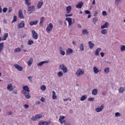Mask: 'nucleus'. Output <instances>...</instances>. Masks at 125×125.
Wrapping results in <instances>:
<instances>
[{
    "label": "nucleus",
    "mask_w": 125,
    "mask_h": 125,
    "mask_svg": "<svg viewBox=\"0 0 125 125\" xmlns=\"http://www.w3.org/2000/svg\"><path fill=\"white\" fill-rule=\"evenodd\" d=\"M8 38V33H5L3 36V41H6V39Z\"/></svg>",
    "instance_id": "obj_31"
},
{
    "label": "nucleus",
    "mask_w": 125,
    "mask_h": 125,
    "mask_svg": "<svg viewBox=\"0 0 125 125\" xmlns=\"http://www.w3.org/2000/svg\"><path fill=\"white\" fill-rule=\"evenodd\" d=\"M104 104H102L100 107H98L95 109L96 112H97V113H100V112H102V110L104 109Z\"/></svg>",
    "instance_id": "obj_7"
},
{
    "label": "nucleus",
    "mask_w": 125,
    "mask_h": 125,
    "mask_svg": "<svg viewBox=\"0 0 125 125\" xmlns=\"http://www.w3.org/2000/svg\"><path fill=\"white\" fill-rule=\"evenodd\" d=\"M107 33V31L106 29H103L101 30V33L103 34V35H106Z\"/></svg>",
    "instance_id": "obj_38"
},
{
    "label": "nucleus",
    "mask_w": 125,
    "mask_h": 125,
    "mask_svg": "<svg viewBox=\"0 0 125 125\" xmlns=\"http://www.w3.org/2000/svg\"><path fill=\"white\" fill-rule=\"evenodd\" d=\"M84 46H83V43H82L80 45V50L81 51H83L84 50Z\"/></svg>",
    "instance_id": "obj_35"
},
{
    "label": "nucleus",
    "mask_w": 125,
    "mask_h": 125,
    "mask_svg": "<svg viewBox=\"0 0 125 125\" xmlns=\"http://www.w3.org/2000/svg\"><path fill=\"white\" fill-rule=\"evenodd\" d=\"M63 123L64 124V125H71V123L69 122H65V121H63Z\"/></svg>",
    "instance_id": "obj_49"
},
{
    "label": "nucleus",
    "mask_w": 125,
    "mask_h": 125,
    "mask_svg": "<svg viewBox=\"0 0 125 125\" xmlns=\"http://www.w3.org/2000/svg\"><path fill=\"white\" fill-rule=\"evenodd\" d=\"M43 21H44V17H42L40 19V24H42L43 23Z\"/></svg>",
    "instance_id": "obj_45"
},
{
    "label": "nucleus",
    "mask_w": 125,
    "mask_h": 125,
    "mask_svg": "<svg viewBox=\"0 0 125 125\" xmlns=\"http://www.w3.org/2000/svg\"><path fill=\"white\" fill-rule=\"evenodd\" d=\"M60 51L61 52V54L62 56L65 55V51H63V49L62 48V47H59Z\"/></svg>",
    "instance_id": "obj_28"
},
{
    "label": "nucleus",
    "mask_w": 125,
    "mask_h": 125,
    "mask_svg": "<svg viewBox=\"0 0 125 125\" xmlns=\"http://www.w3.org/2000/svg\"><path fill=\"white\" fill-rule=\"evenodd\" d=\"M45 63H48V62H47V61H42L39 63H38V66H42L43 64H45Z\"/></svg>",
    "instance_id": "obj_24"
},
{
    "label": "nucleus",
    "mask_w": 125,
    "mask_h": 125,
    "mask_svg": "<svg viewBox=\"0 0 125 125\" xmlns=\"http://www.w3.org/2000/svg\"><path fill=\"white\" fill-rule=\"evenodd\" d=\"M88 44L89 45V47H90V49H92V48H93V47H94V43H92V42L91 41H89L88 42Z\"/></svg>",
    "instance_id": "obj_20"
},
{
    "label": "nucleus",
    "mask_w": 125,
    "mask_h": 125,
    "mask_svg": "<svg viewBox=\"0 0 125 125\" xmlns=\"http://www.w3.org/2000/svg\"><path fill=\"white\" fill-rule=\"evenodd\" d=\"M100 51H101V48H97L95 51V55H96V56H98L99 53H100Z\"/></svg>",
    "instance_id": "obj_15"
},
{
    "label": "nucleus",
    "mask_w": 125,
    "mask_h": 125,
    "mask_svg": "<svg viewBox=\"0 0 125 125\" xmlns=\"http://www.w3.org/2000/svg\"><path fill=\"white\" fill-rule=\"evenodd\" d=\"M64 119H65V116H60V120H62L63 121V120H64Z\"/></svg>",
    "instance_id": "obj_55"
},
{
    "label": "nucleus",
    "mask_w": 125,
    "mask_h": 125,
    "mask_svg": "<svg viewBox=\"0 0 125 125\" xmlns=\"http://www.w3.org/2000/svg\"><path fill=\"white\" fill-rule=\"evenodd\" d=\"M35 117H36V120H39L42 117V115L41 114H36L35 115Z\"/></svg>",
    "instance_id": "obj_36"
},
{
    "label": "nucleus",
    "mask_w": 125,
    "mask_h": 125,
    "mask_svg": "<svg viewBox=\"0 0 125 125\" xmlns=\"http://www.w3.org/2000/svg\"><path fill=\"white\" fill-rule=\"evenodd\" d=\"M37 120V118L36 116H33L31 118V120L32 121H36Z\"/></svg>",
    "instance_id": "obj_56"
},
{
    "label": "nucleus",
    "mask_w": 125,
    "mask_h": 125,
    "mask_svg": "<svg viewBox=\"0 0 125 125\" xmlns=\"http://www.w3.org/2000/svg\"><path fill=\"white\" fill-rule=\"evenodd\" d=\"M66 53H67V54H71L73 53V50H72L71 48L68 49L66 52Z\"/></svg>",
    "instance_id": "obj_40"
},
{
    "label": "nucleus",
    "mask_w": 125,
    "mask_h": 125,
    "mask_svg": "<svg viewBox=\"0 0 125 125\" xmlns=\"http://www.w3.org/2000/svg\"><path fill=\"white\" fill-rule=\"evenodd\" d=\"M25 4L27 6H30L31 5V0H24Z\"/></svg>",
    "instance_id": "obj_25"
},
{
    "label": "nucleus",
    "mask_w": 125,
    "mask_h": 125,
    "mask_svg": "<svg viewBox=\"0 0 125 125\" xmlns=\"http://www.w3.org/2000/svg\"><path fill=\"white\" fill-rule=\"evenodd\" d=\"M60 68L62 71L64 73H66L68 72V68H67V67L65 64H61L60 65Z\"/></svg>",
    "instance_id": "obj_1"
},
{
    "label": "nucleus",
    "mask_w": 125,
    "mask_h": 125,
    "mask_svg": "<svg viewBox=\"0 0 125 125\" xmlns=\"http://www.w3.org/2000/svg\"><path fill=\"white\" fill-rule=\"evenodd\" d=\"M72 16H73V14H65V17H71Z\"/></svg>",
    "instance_id": "obj_50"
},
{
    "label": "nucleus",
    "mask_w": 125,
    "mask_h": 125,
    "mask_svg": "<svg viewBox=\"0 0 125 125\" xmlns=\"http://www.w3.org/2000/svg\"><path fill=\"white\" fill-rule=\"evenodd\" d=\"M109 26V23L105 22L104 24L101 25V29H105V28H108Z\"/></svg>",
    "instance_id": "obj_13"
},
{
    "label": "nucleus",
    "mask_w": 125,
    "mask_h": 125,
    "mask_svg": "<svg viewBox=\"0 0 125 125\" xmlns=\"http://www.w3.org/2000/svg\"><path fill=\"white\" fill-rule=\"evenodd\" d=\"M98 21V19L97 17L94 18L93 19V23H94V24H96V22H97Z\"/></svg>",
    "instance_id": "obj_41"
},
{
    "label": "nucleus",
    "mask_w": 125,
    "mask_h": 125,
    "mask_svg": "<svg viewBox=\"0 0 125 125\" xmlns=\"http://www.w3.org/2000/svg\"><path fill=\"white\" fill-rule=\"evenodd\" d=\"M122 0H116L115 3V4H117L118 5V4H119V3H120V1H121Z\"/></svg>",
    "instance_id": "obj_51"
},
{
    "label": "nucleus",
    "mask_w": 125,
    "mask_h": 125,
    "mask_svg": "<svg viewBox=\"0 0 125 125\" xmlns=\"http://www.w3.org/2000/svg\"><path fill=\"white\" fill-rule=\"evenodd\" d=\"M120 51L121 52H124L125 51V45H121L120 47Z\"/></svg>",
    "instance_id": "obj_26"
},
{
    "label": "nucleus",
    "mask_w": 125,
    "mask_h": 125,
    "mask_svg": "<svg viewBox=\"0 0 125 125\" xmlns=\"http://www.w3.org/2000/svg\"><path fill=\"white\" fill-rule=\"evenodd\" d=\"M57 98V97L56 96V93H55V91H52V99H56Z\"/></svg>",
    "instance_id": "obj_30"
},
{
    "label": "nucleus",
    "mask_w": 125,
    "mask_h": 125,
    "mask_svg": "<svg viewBox=\"0 0 125 125\" xmlns=\"http://www.w3.org/2000/svg\"><path fill=\"white\" fill-rule=\"evenodd\" d=\"M19 17L20 19H24V15H23V12L21 10L19 11Z\"/></svg>",
    "instance_id": "obj_9"
},
{
    "label": "nucleus",
    "mask_w": 125,
    "mask_h": 125,
    "mask_svg": "<svg viewBox=\"0 0 125 125\" xmlns=\"http://www.w3.org/2000/svg\"><path fill=\"white\" fill-rule=\"evenodd\" d=\"M25 27V22L23 21L21 23L18 24V29H22Z\"/></svg>",
    "instance_id": "obj_6"
},
{
    "label": "nucleus",
    "mask_w": 125,
    "mask_h": 125,
    "mask_svg": "<svg viewBox=\"0 0 125 125\" xmlns=\"http://www.w3.org/2000/svg\"><path fill=\"white\" fill-rule=\"evenodd\" d=\"M76 75H77V77H81V75L83 74H84V71L81 69H79L76 72Z\"/></svg>",
    "instance_id": "obj_5"
},
{
    "label": "nucleus",
    "mask_w": 125,
    "mask_h": 125,
    "mask_svg": "<svg viewBox=\"0 0 125 125\" xmlns=\"http://www.w3.org/2000/svg\"><path fill=\"white\" fill-rule=\"evenodd\" d=\"M94 100V98H89L88 101H93Z\"/></svg>",
    "instance_id": "obj_58"
},
{
    "label": "nucleus",
    "mask_w": 125,
    "mask_h": 125,
    "mask_svg": "<svg viewBox=\"0 0 125 125\" xmlns=\"http://www.w3.org/2000/svg\"><path fill=\"white\" fill-rule=\"evenodd\" d=\"M52 29H53V24L50 23L46 27V32H47V33H49V32L52 30Z\"/></svg>",
    "instance_id": "obj_3"
},
{
    "label": "nucleus",
    "mask_w": 125,
    "mask_h": 125,
    "mask_svg": "<svg viewBox=\"0 0 125 125\" xmlns=\"http://www.w3.org/2000/svg\"><path fill=\"white\" fill-rule=\"evenodd\" d=\"M99 12V11H98V10H96L94 13L93 16H97V14H98Z\"/></svg>",
    "instance_id": "obj_46"
},
{
    "label": "nucleus",
    "mask_w": 125,
    "mask_h": 125,
    "mask_svg": "<svg viewBox=\"0 0 125 125\" xmlns=\"http://www.w3.org/2000/svg\"><path fill=\"white\" fill-rule=\"evenodd\" d=\"M23 106L25 109L29 108V105L28 104H24Z\"/></svg>",
    "instance_id": "obj_62"
},
{
    "label": "nucleus",
    "mask_w": 125,
    "mask_h": 125,
    "mask_svg": "<svg viewBox=\"0 0 125 125\" xmlns=\"http://www.w3.org/2000/svg\"><path fill=\"white\" fill-rule=\"evenodd\" d=\"M11 11H12V7H9V10H8L9 13H10V12H11Z\"/></svg>",
    "instance_id": "obj_61"
},
{
    "label": "nucleus",
    "mask_w": 125,
    "mask_h": 125,
    "mask_svg": "<svg viewBox=\"0 0 125 125\" xmlns=\"http://www.w3.org/2000/svg\"><path fill=\"white\" fill-rule=\"evenodd\" d=\"M115 117H121V113L119 112H116L115 113Z\"/></svg>",
    "instance_id": "obj_47"
},
{
    "label": "nucleus",
    "mask_w": 125,
    "mask_h": 125,
    "mask_svg": "<svg viewBox=\"0 0 125 125\" xmlns=\"http://www.w3.org/2000/svg\"><path fill=\"white\" fill-rule=\"evenodd\" d=\"M23 90L24 91H26V92H30V89H29V87L27 85H25L23 87Z\"/></svg>",
    "instance_id": "obj_19"
},
{
    "label": "nucleus",
    "mask_w": 125,
    "mask_h": 125,
    "mask_svg": "<svg viewBox=\"0 0 125 125\" xmlns=\"http://www.w3.org/2000/svg\"><path fill=\"white\" fill-rule=\"evenodd\" d=\"M33 58H31L30 60L27 62V65L28 66H30L31 65H32L33 63Z\"/></svg>",
    "instance_id": "obj_29"
},
{
    "label": "nucleus",
    "mask_w": 125,
    "mask_h": 125,
    "mask_svg": "<svg viewBox=\"0 0 125 125\" xmlns=\"http://www.w3.org/2000/svg\"><path fill=\"white\" fill-rule=\"evenodd\" d=\"M93 71H94V73L95 74H98V73H99V72H100V71H101V70H99L98 69V68H97V67L95 66L93 68Z\"/></svg>",
    "instance_id": "obj_18"
},
{
    "label": "nucleus",
    "mask_w": 125,
    "mask_h": 125,
    "mask_svg": "<svg viewBox=\"0 0 125 125\" xmlns=\"http://www.w3.org/2000/svg\"><path fill=\"white\" fill-rule=\"evenodd\" d=\"M72 10V7L71 6H68L66 7V13L69 14L71 12Z\"/></svg>",
    "instance_id": "obj_16"
},
{
    "label": "nucleus",
    "mask_w": 125,
    "mask_h": 125,
    "mask_svg": "<svg viewBox=\"0 0 125 125\" xmlns=\"http://www.w3.org/2000/svg\"><path fill=\"white\" fill-rule=\"evenodd\" d=\"M2 11L4 13H5L7 11V8H3Z\"/></svg>",
    "instance_id": "obj_52"
},
{
    "label": "nucleus",
    "mask_w": 125,
    "mask_h": 125,
    "mask_svg": "<svg viewBox=\"0 0 125 125\" xmlns=\"http://www.w3.org/2000/svg\"><path fill=\"white\" fill-rule=\"evenodd\" d=\"M44 123V121H41L39 122V125H43Z\"/></svg>",
    "instance_id": "obj_53"
},
{
    "label": "nucleus",
    "mask_w": 125,
    "mask_h": 125,
    "mask_svg": "<svg viewBox=\"0 0 125 125\" xmlns=\"http://www.w3.org/2000/svg\"><path fill=\"white\" fill-rule=\"evenodd\" d=\"M84 12L85 14H90V11L89 10H85Z\"/></svg>",
    "instance_id": "obj_57"
},
{
    "label": "nucleus",
    "mask_w": 125,
    "mask_h": 125,
    "mask_svg": "<svg viewBox=\"0 0 125 125\" xmlns=\"http://www.w3.org/2000/svg\"><path fill=\"white\" fill-rule=\"evenodd\" d=\"M104 71L105 74H108L110 72V68L109 67H106L104 68Z\"/></svg>",
    "instance_id": "obj_34"
},
{
    "label": "nucleus",
    "mask_w": 125,
    "mask_h": 125,
    "mask_svg": "<svg viewBox=\"0 0 125 125\" xmlns=\"http://www.w3.org/2000/svg\"><path fill=\"white\" fill-rule=\"evenodd\" d=\"M125 87H121L119 88V92L120 93H123V92H124V91H125Z\"/></svg>",
    "instance_id": "obj_33"
},
{
    "label": "nucleus",
    "mask_w": 125,
    "mask_h": 125,
    "mask_svg": "<svg viewBox=\"0 0 125 125\" xmlns=\"http://www.w3.org/2000/svg\"><path fill=\"white\" fill-rule=\"evenodd\" d=\"M44 125H49V123L48 122H47L46 121H44V124H43Z\"/></svg>",
    "instance_id": "obj_64"
},
{
    "label": "nucleus",
    "mask_w": 125,
    "mask_h": 125,
    "mask_svg": "<svg viewBox=\"0 0 125 125\" xmlns=\"http://www.w3.org/2000/svg\"><path fill=\"white\" fill-rule=\"evenodd\" d=\"M7 90H8V91H10V92L12 91V90H13V89H14L12 83H10L7 84Z\"/></svg>",
    "instance_id": "obj_8"
},
{
    "label": "nucleus",
    "mask_w": 125,
    "mask_h": 125,
    "mask_svg": "<svg viewBox=\"0 0 125 125\" xmlns=\"http://www.w3.org/2000/svg\"><path fill=\"white\" fill-rule=\"evenodd\" d=\"M31 32L32 34V38L34 40H38L39 39V35H38V33H36L35 30H32Z\"/></svg>",
    "instance_id": "obj_4"
},
{
    "label": "nucleus",
    "mask_w": 125,
    "mask_h": 125,
    "mask_svg": "<svg viewBox=\"0 0 125 125\" xmlns=\"http://www.w3.org/2000/svg\"><path fill=\"white\" fill-rule=\"evenodd\" d=\"M29 92H27L25 90H22L21 92V93L22 94H24L25 97L26 99H30L31 98V95H30V93H29Z\"/></svg>",
    "instance_id": "obj_2"
},
{
    "label": "nucleus",
    "mask_w": 125,
    "mask_h": 125,
    "mask_svg": "<svg viewBox=\"0 0 125 125\" xmlns=\"http://www.w3.org/2000/svg\"><path fill=\"white\" fill-rule=\"evenodd\" d=\"M41 89L42 91H44V90H45L46 89V86H45V85H42L41 87Z\"/></svg>",
    "instance_id": "obj_37"
},
{
    "label": "nucleus",
    "mask_w": 125,
    "mask_h": 125,
    "mask_svg": "<svg viewBox=\"0 0 125 125\" xmlns=\"http://www.w3.org/2000/svg\"><path fill=\"white\" fill-rule=\"evenodd\" d=\"M16 21H17V16L15 15L13 17V21H12V23H13L14 22H16Z\"/></svg>",
    "instance_id": "obj_42"
},
{
    "label": "nucleus",
    "mask_w": 125,
    "mask_h": 125,
    "mask_svg": "<svg viewBox=\"0 0 125 125\" xmlns=\"http://www.w3.org/2000/svg\"><path fill=\"white\" fill-rule=\"evenodd\" d=\"M34 43V41H33L32 40H29L27 42V44L28 45H31Z\"/></svg>",
    "instance_id": "obj_39"
},
{
    "label": "nucleus",
    "mask_w": 125,
    "mask_h": 125,
    "mask_svg": "<svg viewBox=\"0 0 125 125\" xmlns=\"http://www.w3.org/2000/svg\"><path fill=\"white\" fill-rule=\"evenodd\" d=\"M86 98H87V96H86V95H83L81 97L80 100H81V101H84V100H85V99H86Z\"/></svg>",
    "instance_id": "obj_27"
},
{
    "label": "nucleus",
    "mask_w": 125,
    "mask_h": 125,
    "mask_svg": "<svg viewBox=\"0 0 125 125\" xmlns=\"http://www.w3.org/2000/svg\"><path fill=\"white\" fill-rule=\"evenodd\" d=\"M15 68L17 69L18 71H21L22 70H23V67L22 66L18 65V64H15L14 65Z\"/></svg>",
    "instance_id": "obj_10"
},
{
    "label": "nucleus",
    "mask_w": 125,
    "mask_h": 125,
    "mask_svg": "<svg viewBox=\"0 0 125 125\" xmlns=\"http://www.w3.org/2000/svg\"><path fill=\"white\" fill-rule=\"evenodd\" d=\"M102 14L103 16H107V12H106V11H103L102 12Z\"/></svg>",
    "instance_id": "obj_48"
},
{
    "label": "nucleus",
    "mask_w": 125,
    "mask_h": 125,
    "mask_svg": "<svg viewBox=\"0 0 125 125\" xmlns=\"http://www.w3.org/2000/svg\"><path fill=\"white\" fill-rule=\"evenodd\" d=\"M100 55H101V57H104V55H105V54L103 52H101L100 53Z\"/></svg>",
    "instance_id": "obj_60"
},
{
    "label": "nucleus",
    "mask_w": 125,
    "mask_h": 125,
    "mask_svg": "<svg viewBox=\"0 0 125 125\" xmlns=\"http://www.w3.org/2000/svg\"><path fill=\"white\" fill-rule=\"evenodd\" d=\"M83 2H81L76 5V8H82V7H83Z\"/></svg>",
    "instance_id": "obj_21"
},
{
    "label": "nucleus",
    "mask_w": 125,
    "mask_h": 125,
    "mask_svg": "<svg viewBox=\"0 0 125 125\" xmlns=\"http://www.w3.org/2000/svg\"><path fill=\"white\" fill-rule=\"evenodd\" d=\"M58 76L59 77H62V76H63V72L62 71H59L58 73H57Z\"/></svg>",
    "instance_id": "obj_43"
},
{
    "label": "nucleus",
    "mask_w": 125,
    "mask_h": 125,
    "mask_svg": "<svg viewBox=\"0 0 125 125\" xmlns=\"http://www.w3.org/2000/svg\"><path fill=\"white\" fill-rule=\"evenodd\" d=\"M12 93H13V94H17V90L13 91Z\"/></svg>",
    "instance_id": "obj_63"
},
{
    "label": "nucleus",
    "mask_w": 125,
    "mask_h": 125,
    "mask_svg": "<svg viewBox=\"0 0 125 125\" xmlns=\"http://www.w3.org/2000/svg\"><path fill=\"white\" fill-rule=\"evenodd\" d=\"M42 4H43V2L42 1H39L38 3L37 4L38 9H41V8H42Z\"/></svg>",
    "instance_id": "obj_12"
},
{
    "label": "nucleus",
    "mask_w": 125,
    "mask_h": 125,
    "mask_svg": "<svg viewBox=\"0 0 125 125\" xmlns=\"http://www.w3.org/2000/svg\"><path fill=\"white\" fill-rule=\"evenodd\" d=\"M82 34H83V35H88V31H87V29L83 30Z\"/></svg>",
    "instance_id": "obj_32"
},
{
    "label": "nucleus",
    "mask_w": 125,
    "mask_h": 125,
    "mask_svg": "<svg viewBox=\"0 0 125 125\" xmlns=\"http://www.w3.org/2000/svg\"><path fill=\"white\" fill-rule=\"evenodd\" d=\"M33 11H35V6H32L28 7V12H29V13H32Z\"/></svg>",
    "instance_id": "obj_11"
},
{
    "label": "nucleus",
    "mask_w": 125,
    "mask_h": 125,
    "mask_svg": "<svg viewBox=\"0 0 125 125\" xmlns=\"http://www.w3.org/2000/svg\"><path fill=\"white\" fill-rule=\"evenodd\" d=\"M4 47V43L3 42L0 43V53L3 51V48Z\"/></svg>",
    "instance_id": "obj_17"
},
{
    "label": "nucleus",
    "mask_w": 125,
    "mask_h": 125,
    "mask_svg": "<svg viewBox=\"0 0 125 125\" xmlns=\"http://www.w3.org/2000/svg\"><path fill=\"white\" fill-rule=\"evenodd\" d=\"M39 21H30L29 22V25L30 26H33V25H37Z\"/></svg>",
    "instance_id": "obj_22"
},
{
    "label": "nucleus",
    "mask_w": 125,
    "mask_h": 125,
    "mask_svg": "<svg viewBox=\"0 0 125 125\" xmlns=\"http://www.w3.org/2000/svg\"><path fill=\"white\" fill-rule=\"evenodd\" d=\"M45 100V99H44V98L43 97H42L41 99V101H42V102H44Z\"/></svg>",
    "instance_id": "obj_59"
},
{
    "label": "nucleus",
    "mask_w": 125,
    "mask_h": 125,
    "mask_svg": "<svg viewBox=\"0 0 125 125\" xmlns=\"http://www.w3.org/2000/svg\"><path fill=\"white\" fill-rule=\"evenodd\" d=\"M98 92V89H94L92 91V95H97Z\"/></svg>",
    "instance_id": "obj_23"
},
{
    "label": "nucleus",
    "mask_w": 125,
    "mask_h": 125,
    "mask_svg": "<svg viewBox=\"0 0 125 125\" xmlns=\"http://www.w3.org/2000/svg\"><path fill=\"white\" fill-rule=\"evenodd\" d=\"M102 95L104 96H105L107 94V93L105 92V91H103L102 93Z\"/></svg>",
    "instance_id": "obj_54"
},
{
    "label": "nucleus",
    "mask_w": 125,
    "mask_h": 125,
    "mask_svg": "<svg viewBox=\"0 0 125 125\" xmlns=\"http://www.w3.org/2000/svg\"><path fill=\"white\" fill-rule=\"evenodd\" d=\"M66 21H67L68 22V26H71L72 25V18H66L65 19Z\"/></svg>",
    "instance_id": "obj_14"
},
{
    "label": "nucleus",
    "mask_w": 125,
    "mask_h": 125,
    "mask_svg": "<svg viewBox=\"0 0 125 125\" xmlns=\"http://www.w3.org/2000/svg\"><path fill=\"white\" fill-rule=\"evenodd\" d=\"M20 51H21V49L20 48H18L14 50V52H20Z\"/></svg>",
    "instance_id": "obj_44"
}]
</instances>
